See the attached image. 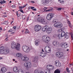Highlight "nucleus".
<instances>
[{
    "mask_svg": "<svg viewBox=\"0 0 73 73\" xmlns=\"http://www.w3.org/2000/svg\"><path fill=\"white\" fill-rule=\"evenodd\" d=\"M20 44L18 43H17L15 42H12L11 45V47L12 49H15V48L17 50H20Z\"/></svg>",
    "mask_w": 73,
    "mask_h": 73,
    "instance_id": "obj_1",
    "label": "nucleus"
},
{
    "mask_svg": "<svg viewBox=\"0 0 73 73\" xmlns=\"http://www.w3.org/2000/svg\"><path fill=\"white\" fill-rule=\"evenodd\" d=\"M4 46H2L0 48V54H7L9 53V51L7 49H4Z\"/></svg>",
    "mask_w": 73,
    "mask_h": 73,
    "instance_id": "obj_2",
    "label": "nucleus"
},
{
    "mask_svg": "<svg viewBox=\"0 0 73 73\" xmlns=\"http://www.w3.org/2000/svg\"><path fill=\"white\" fill-rule=\"evenodd\" d=\"M22 49L26 53H29L30 51V48L29 46L25 45H23L22 46Z\"/></svg>",
    "mask_w": 73,
    "mask_h": 73,
    "instance_id": "obj_3",
    "label": "nucleus"
},
{
    "mask_svg": "<svg viewBox=\"0 0 73 73\" xmlns=\"http://www.w3.org/2000/svg\"><path fill=\"white\" fill-rule=\"evenodd\" d=\"M42 38V40L46 43H48L50 41V37L48 36H44Z\"/></svg>",
    "mask_w": 73,
    "mask_h": 73,
    "instance_id": "obj_4",
    "label": "nucleus"
},
{
    "mask_svg": "<svg viewBox=\"0 0 73 73\" xmlns=\"http://www.w3.org/2000/svg\"><path fill=\"white\" fill-rule=\"evenodd\" d=\"M54 17V14L52 13H50L48 14L46 16V19L47 20L50 21L52 20V19Z\"/></svg>",
    "mask_w": 73,
    "mask_h": 73,
    "instance_id": "obj_5",
    "label": "nucleus"
},
{
    "mask_svg": "<svg viewBox=\"0 0 73 73\" xmlns=\"http://www.w3.org/2000/svg\"><path fill=\"white\" fill-rule=\"evenodd\" d=\"M24 66L27 69H30L32 67V64L29 62H25L24 64Z\"/></svg>",
    "mask_w": 73,
    "mask_h": 73,
    "instance_id": "obj_6",
    "label": "nucleus"
},
{
    "mask_svg": "<svg viewBox=\"0 0 73 73\" xmlns=\"http://www.w3.org/2000/svg\"><path fill=\"white\" fill-rule=\"evenodd\" d=\"M55 55L56 57L59 58L63 57L62 58H64V53L62 52H58L56 53Z\"/></svg>",
    "mask_w": 73,
    "mask_h": 73,
    "instance_id": "obj_7",
    "label": "nucleus"
},
{
    "mask_svg": "<svg viewBox=\"0 0 73 73\" xmlns=\"http://www.w3.org/2000/svg\"><path fill=\"white\" fill-rule=\"evenodd\" d=\"M54 26L56 28H60L62 27V24L60 22H57L54 24Z\"/></svg>",
    "mask_w": 73,
    "mask_h": 73,
    "instance_id": "obj_8",
    "label": "nucleus"
},
{
    "mask_svg": "<svg viewBox=\"0 0 73 73\" xmlns=\"http://www.w3.org/2000/svg\"><path fill=\"white\" fill-rule=\"evenodd\" d=\"M41 29V26L39 25H36L34 26V30L35 32H38Z\"/></svg>",
    "mask_w": 73,
    "mask_h": 73,
    "instance_id": "obj_9",
    "label": "nucleus"
},
{
    "mask_svg": "<svg viewBox=\"0 0 73 73\" xmlns=\"http://www.w3.org/2000/svg\"><path fill=\"white\" fill-rule=\"evenodd\" d=\"M45 51L46 53H50L51 52V49L50 47L49 46H46L45 47Z\"/></svg>",
    "mask_w": 73,
    "mask_h": 73,
    "instance_id": "obj_10",
    "label": "nucleus"
},
{
    "mask_svg": "<svg viewBox=\"0 0 73 73\" xmlns=\"http://www.w3.org/2000/svg\"><path fill=\"white\" fill-rule=\"evenodd\" d=\"M60 45L62 48H66L68 47V45L67 43H62Z\"/></svg>",
    "mask_w": 73,
    "mask_h": 73,
    "instance_id": "obj_11",
    "label": "nucleus"
},
{
    "mask_svg": "<svg viewBox=\"0 0 73 73\" xmlns=\"http://www.w3.org/2000/svg\"><path fill=\"white\" fill-rule=\"evenodd\" d=\"M21 60L22 61H23L26 62V61H28V60H29V58L26 56H24L21 57Z\"/></svg>",
    "mask_w": 73,
    "mask_h": 73,
    "instance_id": "obj_12",
    "label": "nucleus"
},
{
    "mask_svg": "<svg viewBox=\"0 0 73 73\" xmlns=\"http://www.w3.org/2000/svg\"><path fill=\"white\" fill-rule=\"evenodd\" d=\"M46 68L47 69H49L50 70H52L54 69V68L53 66L50 64L46 66Z\"/></svg>",
    "mask_w": 73,
    "mask_h": 73,
    "instance_id": "obj_13",
    "label": "nucleus"
},
{
    "mask_svg": "<svg viewBox=\"0 0 73 73\" xmlns=\"http://www.w3.org/2000/svg\"><path fill=\"white\" fill-rule=\"evenodd\" d=\"M52 44L53 45H54V46H56L57 47H58L59 45V42L56 41H53L52 42Z\"/></svg>",
    "mask_w": 73,
    "mask_h": 73,
    "instance_id": "obj_14",
    "label": "nucleus"
},
{
    "mask_svg": "<svg viewBox=\"0 0 73 73\" xmlns=\"http://www.w3.org/2000/svg\"><path fill=\"white\" fill-rule=\"evenodd\" d=\"M45 19H44L42 17H39L37 18V20L38 22H40L42 24V22H44V21H45Z\"/></svg>",
    "mask_w": 73,
    "mask_h": 73,
    "instance_id": "obj_15",
    "label": "nucleus"
},
{
    "mask_svg": "<svg viewBox=\"0 0 73 73\" xmlns=\"http://www.w3.org/2000/svg\"><path fill=\"white\" fill-rule=\"evenodd\" d=\"M52 0H42V3L43 4H49V2H50Z\"/></svg>",
    "mask_w": 73,
    "mask_h": 73,
    "instance_id": "obj_16",
    "label": "nucleus"
},
{
    "mask_svg": "<svg viewBox=\"0 0 73 73\" xmlns=\"http://www.w3.org/2000/svg\"><path fill=\"white\" fill-rule=\"evenodd\" d=\"M55 65H56V66L60 67L61 66V63L58 61H56L55 62Z\"/></svg>",
    "mask_w": 73,
    "mask_h": 73,
    "instance_id": "obj_17",
    "label": "nucleus"
},
{
    "mask_svg": "<svg viewBox=\"0 0 73 73\" xmlns=\"http://www.w3.org/2000/svg\"><path fill=\"white\" fill-rule=\"evenodd\" d=\"M7 71V68L4 67L1 68V72L2 73H5Z\"/></svg>",
    "mask_w": 73,
    "mask_h": 73,
    "instance_id": "obj_18",
    "label": "nucleus"
},
{
    "mask_svg": "<svg viewBox=\"0 0 73 73\" xmlns=\"http://www.w3.org/2000/svg\"><path fill=\"white\" fill-rule=\"evenodd\" d=\"M52 28H48L47 29V30L46 31V33H50L52 32Z\"/></svg>",
    "mask_w": 73,
    "mask_h": 73,
    "instance_id": "obj_19",
    "label": "nucleus"
},
{
    "mask_svg": "<svg viewBox=\"0 0 73 73\" xmlns=\"http://www.w3.org/2000/svg\"><path fill=\"white\" fill-rule=\"evenodd\" d=\"M48 28V26L47 25L43 27L42 29V31H44V32H45V31H46V29H47Z\"/></svg>",
    "mask_w": 73,
    "mask_h": 73,
    "instance_id": "obj_20",
    "label": "nucleus"
},
{
    "mask_svg": "<svg viewBox=\"0 0 73 73\" xmlns=\"http://www.w3.org/2000/svg\"><path fill=\"white\" fill-rule=\"evenodd\" d=\"M13 71H14V72L16 73L18 72V71H19L18 70V68L16 67H14L13 68Z\"/></svg>",
    "mask_w": 73,
    "mask_h": 73,
    "instance_id": "obj_21",
    "label": "nucleus"
},
{
    "mask_svg": "<svg viewBox=\"0 0 73 73\" xmlns=\"http://www.w3.org/2000/svg\"><path fill=\"white\" fill-rule=\"evenodd\" d=\"M16 56L17 57H21L23 56V54L20 53H17L16 54Z\"/></svg>",
    "mask_w": 73,
    "mask_h": 73,
    "instance_id": "obj_22",
    "label": "nucleus"
},
{
    "mask_svg": "<svg viewBox=\"0 0 73 73\" xmlns=\"http://www.w3.org/2000/svg\"><path fill=\"white\" fill-rule=\"evenodd\" d=\"M46 55V54L45 53L42 52H41L40 53V56H41V57H45Z\"/></svg>",
    "mask_w": 73,
    "mask_h": 73,
    "instance_id": "obj_23",
    "label": "nucleus"
},
{
    "mask_svg": "<svg viewBox=\"0 0 73 73\" xmlns=\"http://www.w3.org/2000/svg\"><path fill=\"white\" fill-rule=\"evenodd\" d=\"M65 35H66L65 32L64 31H62L61 33L60 37H64V36H65Z\"/></svg>",
    "mask_w": 73,
    "mask_h": 73,
    "instance_id": "obj_24",
    "label": "nucleus"
},
{
    "mask_svg": "<svg viewBox=\"0 0 73 73\" xmlns=\"http://www.w3.org/2000/svg\"><path fill=\"white\" fill-rule=\"evenodd\" d=\"M37 60H38V57H35V58L33 60V61L34 62H37Z\"/></svg>",
    "mask_w": 73,
    "mask_h": 73,
    "instance_id": "obj_25",
    "label": "nucleus"
},
{
    "mask_svg": "<svg viewBox=\"0 0 73 73\" xmlns=\"http://www.w3.org/2000/svg\"><path fill=\"white\" fill-rule=\"evenodd\" d=\"M67 23L69 25V26L70 27V28H72V24L70 23V21H69V20H67Z\"/></svg>",
    "mask_w": 73,
    "mask_h": 73,
    "instance_id": "obj_26",
    "label": "nucleus"
},
{
    "mask_svg": "<svg viewBox=\"0 0 73 73\" xmlns=\"http://www.w3.org/2000/svg\"><path fill=\"white\" fill-rule=\"evenodd\" d=\"M44 72L45 73H51L50 70L49 69L45 70Z\"/></svg>",
    "mask_w": 73,
    "mask_h": 73,
    "instance_id": "obj_27",
    "label": "nucleus"
},
{
    "mask_svg": "<svg viewBox=\"0 0 73 73\" xmlns=\"http://www.w3.org/2000/svg\"><path fill=\"white\" fill-rule=\"evenodd\" d=\"M60 71L58 69H57L54 71V73H60Z\"/></svg>",
    "mask_w": 73,
    "mask_h": 73,
    "instance_id": "obj_28",
    "label": "nucleus"
},
{
    "mask_svg": "<svg viewBox=\"0 0 73 73\" xmlns=\"http://www.w3.org/2000/svg\"><path fill=\"white\" fill-rule=\"evenodd\" d=\"M39 44H40V41L37 40H36L35 41V45H38Z\"/></svg>",
    "mask_w": 73,
    "mask_h": 73,
    "instance_id": "obj_29",
    "label": "nucleus"
},
{
    "mask_svg": "<svg viewBox=\"0 0 73 73\" xmlns=\"http://www.w3.org/2000/svg\"><path fill=\"white\" fill-rule=\"evenodd\" d=\"M27 4H26L25 5L23 6H20L19 7V9H23V8H24V7H26V6H27Z\"/></svg>",
    "mask_w": 73,
    "mask_h": 73,
    "instance_id": "obj_30",
    "label": "nucleus"
},
{
    "mask_svg": "<svg viewBox=\"0 0 73 73\" xmlns=\"http://www.w3.org/2000/svg\"><path fill=\"white\" fill-rule=\"evenodd\" d=\"M47 21H47V20L45 19V20H44V22H42V24H45V25L47 24L48 23Z\"/></svg>",
    "mask_w": 73,
    "mask_h": 73,
    "instance_id": "obj_31",
    "label": "nucleus"
},
{
    "mask_svg": "<svg viewBox=\"0 0 73 73\" xmlns=\"http://www.w3.org/2000/svg\"><path fill=\"white\" fill-rule=\"evenodd\" d=\"M57 21H58V20L57 19H54L52 21V23H56Z\"/></svg>",
    "mask_w": 73,
    "mask_h": 73,
    "instance_id": "obj_32",
    "label": "nucleus"
},
{
    "mask_svg": "<svg viewBox=\"0 0 73 73\" xmlns=\"http://www.w3.org/2000/svg\"><path fill=\"white\" fill-rule=\"evenodd\" d=\"M18 72V73H24V72L22 70H20Z\"/></svg>",
    "mask_w": 73,
    "mask_h": 73,
    "instance_id": "obj_33",
    "label": "nucleus"
},
{
    "mask_svg": "<svg viewBox=\"0 0 73 73\" xmlns=\"http://www.w3.org/2000/svg\"><path fill=\"white\" fill-rule=\"evenodd\" d=\"M25 33H28L29 34V31L28 30V29L25 30Z\"/></svg>",
    "mask_w": 73,
    "mask_h": 73,
    "instance_id": "obj_34",
    "label": "nucleus"
},
{
    "mask_svg": "<svg viewBox=\"0 0 73 73\" xmlns=\"http://www.w3.org/2000/svg\"><path fill=\"white\" fill-rule=\"evenodd\" d=\"M5 37H6V38L5 39V40H6V41H8V39H7V38H8V35H7Z\"/></svg>",
    "mask_w": 73,
    "mask_h": 73,
    "instance_id": "obj_35",
    "label": "nucleus"
},
{
    "mask_svg": "<svg viewBox=\"0 0 73 73\" xmlns=\"http://www.w3.org/2000/svg\"><path fill=\"white\" fill-rule=\"evenodd\" d=\"M69 34H66V36H65V38H69Z\"/></svg>",
    "mask_w": 73,
    "mask_h": 73,
    "instance_id": "obj_36",
    "label": "nucleus"
},
{
    "mask_svg": "<svg viewBox=\"0 0 73 73\" xmlns=\"http://www.w3.org/2000/svg\"><path fill=\"white\" fill-rule=\"evenodd\" d=\"M3 24H5L7 25L8 24V22H7V21H5L3 23Z\"/></svg>",
    "mask_w": 73,
    "mask_h": 73,
    "instance_id": "obj_37",
    "label": "nucleus"
},
{
    "mask_svg": "<svg viewBox=\"0 0 73 73\" xmlns=\"http://www.w3.org/2000/svg\"><path fill=\"white\" fill-rule=\"evenodd\" d=\"M39 72H38V71L37 69L35 70L34 71V73H38Z\"/></svg>",
    "mask_w": 73,
    "mask_h": 73,
    "instance_id": "obj_38",
    "label": "nucleus"
},
{
    "mask_svg": "<svg viewBox=\"0 0 73 73\" xmlns=\"http://www.w3.org/2000/svg\"><path fill=\"white\" fill-rule=\"evenodd\" d=\"M58 1L60 3H63V2H64L63 0H58Z\"/></svg>",
    "mask_w": 73,
    "mask_h": 73,
    "instance_id": "obj_39",
    "label": "nucleus"
},
{
    "mask_svg": "<svg viewBox=\"0 0 73 73\" xmlns=\"http://www.w3.org/2000/svg\"><path fill=\"white\" fill-rule=\"evenodd\" d=\"M62 32V29H60L58 30V33H60V32Z\"/></svg>",
    "mask_w": 73,
    "mask_h": 73,
    "instance_id": "obj_40",
    "label": "nucleus"
},
{
    "mask_svg": "<svg viewBox=\"0 0 73 73\" xmlns=\"http://www.w3.org/2000/svg\"><path fill=\"white\" fill-rule=\"evenodd\" d=\"M26 18V16H25V15H23L22 17V19L23 20H25V19Z\"/></svg>",
    "mask_w": 73,
    "mask_h": 73,
    "instance_id": "obj_41",
    "label": "nucleus"
},
{
    "mask_svg": "<svg viewBox=\"0 0 73 73\" xmlns=\"http://www.w3.org/2000/svg\"><path fill=\"white\" fill-rule=\"evenodd\" d=\"M66 70L68 73H70V71L69 70V68H66Z\"/></svg>",
    "mask_w": 73,
    "mask_h": 73,
    "instance_id": "obj_42",
    "label": "nucleus"
},
{
    "mask_svg": "<svg viewBox=\"0 0 73 73\" xmlns=\"http://www.w3.org/2000/svg\"><path fill=\"white\" fill-rule=\"evenodd\" d=\"M58 37L59 39L60 38V37H61V35L60 34L58 35Z\"/></svg>",
    "mask_w": 73,
    "mask_h": 73,
    "instance_id": "obj_43",
    "label": "nucleus"
},
{
    "mask_svg": "<svg viewBox=\"0 0 73 73\" xmlns=\"http://www.w3.org/2000/svg\"><path fill=\"white\" fill-rule=\"evenodd\" d=\"M62 9V8H59L57 10L58 11H61V9Z\"/></svg>",
    "mask_w": 73,
    "mask_h": 73,
    "instance_id": "obj_44",
    "label": "nucleus"
},
{
    "mask_svg": "<svg viewBox=\"0 0 73 73\" xmlns=\"http://www.w3.org/2000/svg\"><path fill=\"white\" fill-rule=\"evenodd\" d=\"M12 31H13V30H12V29H11L10 30H9L8 31V32H12Z\"/></svg>",
    "mask_w": 73,
    "mask_h": 73,
    "instance_id": "obj_45",
    "label": "nucleus"
},
{
    "mask_svg": "<svg viewBox=\"0 0 73 73\" xmlns=\"http://www.w3.org/2000/svg\"><path fill=\"white\" fill-rule=\"evenodd\" d=\"M20 12H22V13H24V11H23V10H22V9H21L20 10Z\"/></svg>",
    "mask_w": 73,
    "mask_h": 73,
    "instance_id": "obj_46",
    "label": "nucleus"
},
{
    "mask_svg": "<svg viewBox=\"0 0 73 73\" xmlns=\"http://www.w3.org/2000/svg\"><path fill=\"white\" fill-rule=\"evenodd\" d=\"M17 15L18 17H19V16H20L21 14L20 13L17 14Z\"/></svg>",
    "mask_w": 73,
    "mask_h": 73,
    "instance_id": "obj_47",
    "label": "nucleus"
},
{
    "mask_svg": "<svg viewBox=\"0 0 73 73\" xmlns=\"http://www.w3.org/2000/svg\"><path fill=\"white\" fill-rule=\"evenodd\" d=\"M38 73H44V72L41 71H40Z\"/></svg>",
    "mask_w": 73,
    "mask_h": 73,
    "instance_id": "obj_48",
    "label": "nucleus"
},
{
    "mask_svg": "<svg viewBox=\"0 0 73 73\" xmlns=\"http://www.w3.org/2000/svg\"><path fill=\"white\" fill-rule=\"evenodd\" d=\"M30 9H31V6H30L27 8L28 10H29Z\"/></svg>",
    "mask_w": 73,
    "mask_h": 73,
    "instance_id": "obj_49",
    "label": "nucleus"
},
{
    "mask_svg": "<svg viewBox=\"0 0 73 73\" xmlns=\"http://www.w3.org/2000/svg\"><path fill=\"white\" fill-rule=\"evenodd\" d=\"M34 8H35V7H31V9H32V10H33V9H34Z\"/></svg>",
    "mask_w": 73,
    "mask_h": 73,
    "instance_id": "obj_50",
    "label": "nucleus"
},
{
    "mask_svg": "<svg viewBox=\"0 0 73 73\" xmlns=\"http://www.w3.org/2000/svg\"><path fill=\"white\" fill-rule=\"evenodd\" d=\"M12 8H15L16 7V6L15 5H13L12 6Z\"/></svg>",
    "mask_w": 73,
    "mask_h": 73,
    "instance_id": "obj_51",
    "label": "nucleus"
},
{
    "mask_svg": "<svg viewBox=\"0 0 73 73\" xmlns=\"http://www.w3.org/2000/svg\"><path fill=\"white\" fill-rule=\"evenodd\" d=\"M13 28L14 29H16V26H14L13 27Z\"/></svg>",
    "mask_w": 73,
    "mask_h": 73,
    "instance_id": "obj_52",
    "label": "nucleus"
},
{
    "mask_svg": "<svg viewBox=\"0 0 73 73\" xmlns=\"http://www.w3.org/2000/svg\"><path fill=\"white\" fill-rule=\"evenodd\" d=\"M6 3V1H5L3 0L2 1V3Z\"/></svg>",
    "mask_w": 73,
    "mask_h": 73,
    "instance_id": "obj_53",
    "label": "nucleus"
},
{
    "mask_svg": "<svg viewBox=\"0 0 73 73\" xmlns=\"http://www.w3.org/2000/svg\"><path fill=\"white\" fill-rule=\"evenodd\" d=\"M3 4V1H1L0 2V4Z\"/></svg>",
    "mask_w": 73,
    "mask_h": 73,
    "instance_id": "obj_54",
    "label": "nucleus"
},
{
    "mask_svg": "<svg viewBox=\"0 0 73 73\" xmlns=\"http://www.w3.org/2000/svg\"><path fill=\"white\" fill-rule=\"evenodd\" d=\"M0 30L1 31H3V28L1 27H0Z\"/></svg>",
    "mask_w": 73,
    "mask_h": 73,
    "instance_id": "obj_55",
    "label": "nucleus"
},
{
    "mask_svg": "<svg viewBox=\"0 0 73 73\" xmlns=\"http://www.w3.org/2000/svg\"><path fill=\"white\" fill-rule=\"evenodd\" d=\"M31 3H35V2L34 1H31Z\"/></svg>",
    "mask_w": 73,
    "mask_h": 73,
    "instance_id": "obj_56",
    "label": "nucleus"
},
{
    "mask_svg": "<svg viewBox=\"0 0 73 73\" xmlns=\"http://www.w3.org/2000/svg\"><path fill=\"white\" fill-rule=\"evenodd\" d=\"M33 11H36V9L35 8L33 9Z\"/></svg>",
    "mask_w": 73,
    "mask_h": 73,
    "instance_id": "obj_57",
    "label": "nucleus"
},
{
    "mask_svg": "<svg viewBox=\"0 0 73 73\" xmlns=\"http://www.w3.org/2000/svg\"><path fill=\"white\" fill-rule=\"evenodd\" d=\"M42 53H45V52H44V50L42 49Z\"/></svg>",
    "mask_w": 73,
    "mask_h": 73,
    "instance_id": "obj_58",
    "label": "nucleus"
},
{
    "mask_svg": "<svg viewBox=\"0 0 73 73\" xmlns=\"http://www.w3.org/2000/svg\"><path fill=\"white\" fill-rule=\"evenodd\" d=\"M50 11V9H48L47 10H46V11Z\"/></svg>",
    "mask_w": 73,
    "mask_h": 73,
    "instance_id": "obj_59",
    "label": "nucleus"
},
{
    "mask_svg": "<svg viewBox=\"0 0 73 73\" xmlns=\"http://www.w3.org/2000/svg\"><path fill=\"white\" fill-rule=\"evenodd\" d=\"M13 23V21H11V24H12Z\"/></svg>",
    "mask_w": 73,
    "mask_h": 73,
    "instance_id": "obj_60",
    "label": "nucleus"
},
{
    "mask_svg": "<svg viewBox=\"0 0 73 73\" xmlns=\"http://www.w3.org/2000/svg\"><path fill=\"white\" fill-rule=\"evenodd\" d=\"M16 13H17V14H18V11H16Z\"/></svg>",
    "mask_w": 73,
    "mask_h": 73,
    "instance_id": "obj_61",
    "label": "nucleus"
},
{
    "mask_svg": "<svg viewBox=\"0 0 73 73\" xmlns=\"http://www.w3.org/2000/svg\"><path fill=\"white\" fill-rule=\"evenodd\" d=\"M0 58H1V60H3V57H0Z\"/></svg>",
    "mask_w": 73,
    "mask_h": 73,
    "instance_id": "obj_62",
    "label": "nucleus"
},
{
    "mask_svg": "<svg viewBox=\"0 0 73 73\" xmlns=\"http://www.w3.org/2000/svg\"><path fill=\"white\" fill-rule=\"evenodd\" d=\"M71 15H73V12H72V13H71Z\"/></svg>",
    "mask_w": 73,
    "mask_h": 73,
    "instance_id": "obj_63",
    "label": "nucleus"
},
{
    "mask_svg": "<svg viewBox=\"0 0 73 73\" xmlns=\"http://www.w3.org/2000/svg\"><path fill=\"white\" fill-rule=\"evenodd\" d=\"M66 71H64V73H66Z\"/></svg>",
    "mask_w": 73,
    "mask_h": 73,
    "instance_id": "obj_64",
    "label": "nucleus"
}]
</instances>
